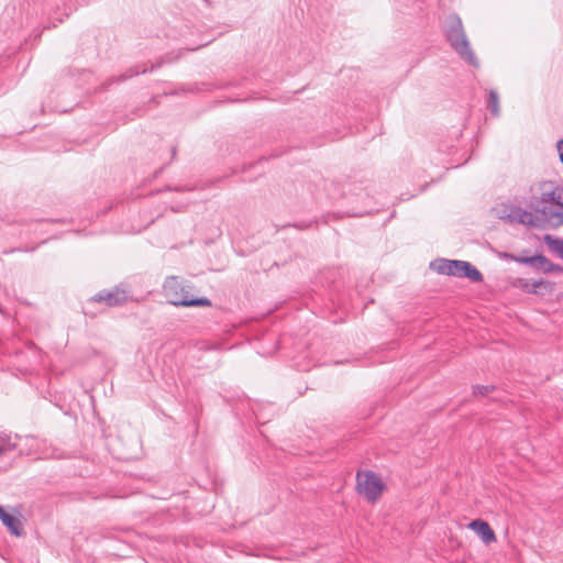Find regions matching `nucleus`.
I'll use <instances>...</instances> for the list:
<instances>
[{"label": "nucleus", "mask_w": 563, "mask_h": 563, "mask_svg": "<svg viewBox=\"0 0 563 563\" xmlns=\"http://www.w3.org/2000/svg\"><path fill=\"white\" fill-rule=\"evenodd\" d=\"M128 298L125 290L114 288L109 291H100L93 297L95 301L106 302L107 306L113 307L123 303Z\"/></svg>", "instance_id": "0eeeda50"}, {"label": "nucleus", "mask_w": 563, "mask_h": 563, "mask_svg": "<svg viewBox=\"0 0 563 563\" xmlns=\"http://www.w3.org/2000/svg\"><path fill=\"white\" fill-rule=\"evenodd\" d=\"M545 242L551 251H553L561 258H563V240L562 239H554V238H551L550 235H547Z\"/></svg>", "instance_id": "ddd939ff"}, {"label": "nucleus", "mask_w": 563, "mask_h": 563, "mask_svg": "<svg viewBox=\"0 0 563 563\" xmlns=\"http://www.w3.org/2000/svg\"><path fill=\"white\" fill-rule=\"evenodd\" d=\"M533 268L542 273H552L561 271V267L559 265L553 264L548 257L543 255H537V262Z\"/></svg>", "instance_id": "9d476101"}, {"label": "nucleus", "mask_w": 563, "mask_h": 563, "mask_svg": "<svg viewBox=\"0 0 563 563\" xmlns=\"http://www.w3.org/2000/svg\"><path fill=\"white\" fill-rule=\"evenodd\" d=\"M299 229L307 228L308 225H297Z\"/></svg>", "instance_id": "a211bd4d"}, {"label": "nucleus", "mask_w": 563, "mask_h": 563, "mask_svg": "<svg viewBox=\"0 0 563 563\" xmlns=\"http://www.w3.org/2000/svg\"><path fill=\"white\" fill-rule=\"evenodd\" d=\"M445 37L451 47L472 66H477V58L471 48L461 19L451 14L446 19Z\"/></svg>", "instance_id": "f03ea898"}, {"label": "nucleus", "mask_w": 563, "mask_h": 563, "mask_svg": "<svg viewBox=\"0 0 563 563\" xmlns=\"http://www.w3.org/2000/svg\"><path fill=\"white\" fill-rule=\"evenodd\" d=\"M501 219H506L510 223H521L527 225H534L533 213L520 208L511 207L509 211L500 216Z\"/></svg>", "instance_id": "423d86ee"}, {"label": "nucleus", "mask_w": 563, "mask_h": 563, "mask_svg": "<svg viewBox=\"0 0 563 563\" xmlns=\"http://www.w3.org/2000/svg\"><path fill=\"white\" fill-rule=\"evenodd\" d=\"M505 256H508V254H506ZM509 257H511L515 262L517 263H520V264H525V265H529L533 268L536 262H537V255H533V256H512V255H509Z\"/></svg>", "instance_id": "2eb2a0df"}, {"label": "nucleus", "mask_w": 563, "mask_h": 563, "mask_svg": "<svg viewBox=\"0 0 563 563\" xmlns=\"http://www.w3.org/2000/svg\"><path fill=\"white\" fill-rule=\"evenodd\" d=\"M161 64H157V65H154L152 64L151 65V68L150 70H154L155 68L159 67ZM148 71V68L144 67V66H140V65H136L134 67H131L124 75H121L119 78H118V81H123L128 78H132L133 76H136V75H140V74H145Z\"/></svg>", "instance_id": "f8f14e48"}, {"label": "nucleus", "mask_w": 563, "mask_h": 563, "mask_svg": "<svg viewBox=\"0 0 563 563\" xmlns=\"http://www.w3.org/2000/svg\"><path fill=\"white\" fill-rule=\"evenodd\" d=\"M537 213L540 219L552 228L563 225V187L554 186L543 190L539 199Z\"/></svg>", "instance_id": "f257e3e1"}, {"label": "nucleus", "mask_w": 563, "mask_h": 563, "mask_svg": "<svg viewBox=\"0 0 563 563\" xmlns=\"http://www.w3.org/2000/svg\"><path fill=\"white\" fill-rule=\"evenodd\" d=\"M430 267L443 275L465 277L474 283L483 282L482 273L470 262L440 258L432 262Z\"/></svg>", "instance_id": "7ed1b4c3"}, {"label": "nucleus", "mask_w": 563, "mask_h": 563, "mask_svg": "<svg viewBox=\"0 0 563 563\" xmlns=\"http://www.w3.org/2000/svg\"><path fill=\"white\" fill-rule=\"evenodd\" d=\"M541 287H547L545 283L541 279L531 283L525 282V284H522V289L530 294H538Z\"/></svg>", "instance_id": "4468645a"}, {"label": "nucleus", "mask_w": 563, "mask_h": 563, "mask_svg": "<svg viewBox=\"0 0 563 563\" xmlns=\"http://www.w3.org/2000/svg\"><path fill=\"white\" fill-rule=\"evenodd\" d=\"M556 148L559 151L560 162L563 164V140L556 143Z\"/></svg>", "instance_id": "f3484780"}, {"label": "nucleus", "mask_w": 563, "mask_h": 563, "mask_svg": "<svg viewBox=\"0 0 563 563\" xmlns=\"http://www.w3.org/2000/svg\"><path fill=\"white\" fill-rule=\"evenodd\" d=\"M487 109L494 117H498L500 114L499 96L496 90H489L488 92Z\"/></svg>", "instance_id": "9b49d317"}, {"label": "nucleus", "mask_w": 563, "mask_h": 563, "mask_svg": "<svg viewBox=\"0 0 563 563\" xmlns=\"http://www.w3.org/2000/svg\"><path fill=\"white\" fill-rule=\"evenodd\" d=\"M164 292L168 301L174 306L184 307H209L211 301L208 298H194L176 277H169L164 284Z\"/></svg>", "instance_id": "20e7f679"}, {"label": "nucleus", "mask_w": 563, "mask_h": 563, "mask_svg": "<svg viewBox=\"0 0 563 563\" xmlns=\"http://www.w3.org/2000/svg\"><path fill=\"white\" fill-rule=\"evenodd\" d=\"M495 389L493 385H476L473 387L474 396H486Z\"/></svg>", "instance_id": "dca6fc26"}, {"label": "nucleus", "mask_w": 563, "mask_h": 563, "mask_svg": "<svg viewBox=\"0 0 563 563\" xmlns=\"http://www.w3.org/2000/svg\"><path fill=\"white\" fill-rule=\"evenodd\" d=\"M0 520L13 536L19 537L22 534V525L20 519L8 514L2 506H0Z\"/></svg>", "instance_id": "1a4fd4ad"}, {"label": "nucleus", "mask_w": 563, "mask_h": 563, "mask_svg": "<svg viewBox=\"0 0 563 563\" xmlns=\"http://www.w3.org/2000/svg\"><path fill=\"white\" fill-rule=\"evenodd\" d=\"M356 482L358 493L371 503H375L380 497L385 487L380 477L372 471L358 472Z\"/></svg>", "instance_id": "39448f33"}, {"label": "nucleus", "mask_w": 563, "mask_h": 563, "mask_svg": "<svg viewBox=\"0 0 563 563\" xmlns=\"http://www.w3.org/2000/svg\"><path fill=\"white\" fill-rule=\"evenodd\" d=\"M470 528L474 530L477 536L482 539L485 544H490L496 541V534L492 527L484 520L476 519L470 525Z\"/></svg>", "instance_id": "6e6552de"}]
</instances>
